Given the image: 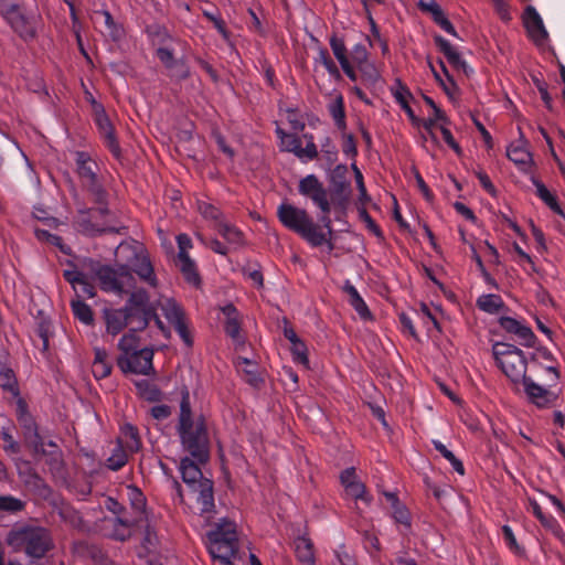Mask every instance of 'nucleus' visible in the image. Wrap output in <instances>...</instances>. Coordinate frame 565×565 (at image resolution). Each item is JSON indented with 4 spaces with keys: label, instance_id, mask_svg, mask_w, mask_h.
Here are the masks:
<instances>
[{
    "label": "nucleus",
    "instance_id": "obj_1",
    "mask_svg": "<svg viewBox=\"0 0 565 565\" xmlns=\"http://www.w3.org/2000/svg\"><path fill=\"white\" fill-rule=\"evenodd\" d=\"M118 250H128L131 254L129 264L110 267L98 263L93 267L95 277L98 279L100 288L106 292L116 295L128 294L136 287V279L131 271H135L141 280L150 285L157 286V278L153 273L151 262L143 248H135L130 245L118 246Z\"/></svg>",
    "mask_w": 565,
    "mask_h": 565
},
{
    "label": "nucleus",
    "instance_id": "obj_2",
    "mask_svg": "<svg viewBox=\"0 0 565 565\" xmlns=\"http://www.w3.org/2000/svg\"><path fill=\"white\" fill-rule=\"evenodd\" d=\"M6 545L14 554L25 556L30 565H38L55 550L52 531L31 522H18L7 532Z\"/></svg>",
    "mask_w": 565,
    "mask_h": 565
},
{
    "label": "nucleus",
    "instance_id": "obj_3",
    "mask_svg": "<svg viewBox=\"0 0 565 565\" xmlns=\"http://www.w3.org/2000/svg\"><path fill=\"white\" fill-rule=\"evenodd\" d=\"M175 430L183 451L199 463L210 458V438L206 420L203 415L195 416L192 412L190 393L186 387L181 392L180 411Z\"/></svg>",
    "mask_w": 565,
    "mask_h": 565
},
{
    "label": "nucleus",
    "instance_id": "obj_4",
    "mask_svg": "<svg viewBox=\"0 0 565 565\" xmlns=\"http://www.w3.org/2000/svg\"><path fill=\"white\" fill-rule=\"evenodd\" d=\"M206 547L213 558L221 565H232L239 558V540L234 521L221 519L206 533Z\"/></svg>",
    "mask_w": 565,
    "mask_h": 565
},
{
    "label": "nucleus",
    "instance_id": "obj_5",
    "mask_svg": "<svg viewBox=\"0 0 565 565\" xmlns=\"http://www.w3.org/2000/svg\"><path fill=\"white\" fill-rule=\"evenodd\" d=\"M279 222L288 230L298 234L313 247L329 243L332 235L315 223L305 209L297 207L290 203H281L277 207Z\"/></svg>",
    "mask_w": 565,
    "mask_h": 565
},
{
    "label": "nucleus",
    "instance_id": "obj_6",
    "mask_svg": "<svg viewBox=\"0 0 565 565\" xmlns=\"http://www.w3.org/2000/svg\"><path fill=\"white\" fill-rule=\"evenodd\" d=\"M497 365L513 383L524 382L526 376V359L524 352L513 344L497 342L492 347Z\"/></svg>",
    "mask_w": 565,
    "mask_h": 565
},
{
    "label": "nucleus",
    "instance_id": "obj_7",
    "mask_svg": "<svg viewBox=\"0 0 565 565\" xmlns=\"http://www.w3.org/2000/svg\"><path fill=\"white\" fill-rule=\"evenodd\" d=\"M74 160L76 173L82 185L93 195L94 201L103 204L106 201L107 193L98 179V164L86 151H75Z\"/></svg>",
    "mask_w": 565,
    "mask_h": 565
},
{
    "label": "nucleus",
    "instance_id": "obj_8",
    "mask_svg": "<svg viewBox=\"0 0 565 565\" xmlns=\"http://www.w3.org/2000/svg\"><path fill=\"white\" fill-rule=\"evenodd\" d=\"M298 191L301 195L309 198L312 203L319 207L322 213L320 222L322 226L328 230L329 235H332V222L329 216L331 203L322 182L315 174H308L300 180Z\"/></svg>",
    "mask_w": 565,
    "mask_h": 565
},
{
    "label": "nucleus",
    "instance_id": "obj_9",
    "mask_svg": "<svg viewBox=\"0 0 565 565\" xmlns=\"http://www.w3.org/2000/svg\"><path fill=\"white\" fill-rule=\"evenodd\" d=\"M0 14L11 29L24 41L33 40L36 35V19L33 15H25L20 7L14 3L3 2Z\"/></svg>",
    "mask_w": 565,
    "mask_h": 565
},
{
    "label": "nucleus",
    "instance_id": "obj_10",
    "mask_svg": "<svg viewBox=\"0 0 565 565\" xmlns=\"http://www.w3.org/2000/svg\"><path fill=\"white\" fill-rule=\"evenodd\" d=\"M130 297L124 308H130L129 313L136 320V329H145L153 318L159 328L163 329L162 321L149 307V296L142 290H130Z\"/></svg>",
    "mask_w": 565,
    "mask_h": 565
},
{
    "label": "nucleus",
    "instance_id": "obj_11",
    "mask_svg": "<svg viewBox=\"0 0 565 565\" xmlns=\"http://www.w3.org/2000/svg\"><path fill=\"white\" fill-rule=\"evenodd\" d=\"M153 350L142 348L139 351L131 352L128 355L117 358L118 367L124 372L149 375L153 372Z\"/></svg>",
    "mask_w": 565,
    "mask_h": 565
},
{
    "label": "nucleus",
    "instance_id": "obj_12",
    "mask_svg": "<svg viewBox=\"0 0 565 565\" xmlns=\"http://www.w3.org/2000/svg\"><path fill=\"white\" fill-rule=\"evenodd\" d=\"M92 106L94 111V120L98 127L99 134L102 135L107 148L113 153V156L115 158H119L121 150L115 136L114 127L105 111L104 106L96 100L92 102Z\"/></svg>",
    "mask_w": 565,
    "mask_h": 565
},
{
    "label": "nucleus",
    "instance_id": "obj_13",
    "mask_svg": "<svg viewBox=\"0 0 565 565\" xmlns=\"http://www.w3.org/2000/svg\"><path fill=\"white\" fill-rule=\"evenodd\" d=\"M347 167L339 164L335 167L332 175L333 193H331V206L344 210L351 195L350 182L345 180Z\"/></svg>",
    "mask_w": 565,
    "mask_h": 565
},
{
    "label": "nucleus",
    "instance_id": "obj_14",
    "mask_svg": "<svg viewBox=\"0 0 565 565\" xmlns=\"http://www.w3.org/2000/svg\"><path fill=\"white\" fill-rule=\"evenodd\" d=\"M189 491L199 505L200 514L205 521H209L213 516L215 508L212 480L201 481L196 487L190 488Z\"/></svg>",
    "mask_w": 565,
    "mask_h": 565
},
{
    "label": "nucleus",
    "instance_id": "obj_15",
    "mask_svg": "<svg viewBox=\"0 0 565 565\" xmlns=\"http://www.w3.org/2000/svg\"><path fill=\"white\" fill-rule=\"evenodd\" d=\"M523 23L530 39L535 44H543L548 34L544 26L543 20L536 9L532 6L526 7L523 15Z\"/></svg>",
    "mask_w": 565,
    "mask_h": 565
},
{
    "label": "nucleus",
    "instance_id": "obj_16",
    "mask_svg": "<svg viewBox=\"0 0 565 565\" xmlns=\"http://www.w3.org/2000/svg\"><path fill=\"white\" fill-rule=\"evenodd\" d=\"M129 310L130 308L104 310L107 333L117 335L125 327L136 322V320L130 316Z\"/></svg>",
    "mask_w": 565,
    "mask_h": 565
},
{
    "label": "nucleus",
    "instance_id": "obj_17",
    "mask_svg": "<svg viewBox=\"0 0 565 565\" xmlns=\"http://www.w3.org/2000/svg\"><path fill=\"white\" fill-rule=\"evenodd\" d=\"M499 324L505 332L515 335L522 345L532 347L534 344L535 334L532 329L522 321L512 317H501Z\"/></svg>",
    "mask_w": 565,
    "mask_h": 565
},
{
    "label": "nucleus",
    "instance_id": "obj_18",
    "mask_svg": "<svg viewBox=\"0 0 565 565\" xmlns=\"http://www.w3.org/2000/svg\"><path fill=\"white\" fill-rule=\"evenodd\" d=\"M524 391L529 399L537 407L544 408L552 405L557 396L550 390L536 384L532 379L524 380Z\"/></svg>",
    "mask_w": 565,
    "mask_h": 565
},
{
    "label": "nucleus",
    "instance_id": "obj_19",
    "mask_svg": "<svg viewBox=\"0 0 565 565\" xmlns=\"http://www.w3.org/2000/svg\"><path fill=\"white\" fill-rule=\"evenodd\" d=\"M106 214H108V209L106 206H99L87 211L81 210L77 223L82 231L87 234L103 233L107 230L103 227L102 224L97 223L96 220Z\"/></svg>",
    "mask_w": 565,
    "mask_h": 565
},
{
    "label": "nucleus",
    "instance_id": "obj_20",
    "mask_svg": "<svg viewBox=\"0 0 565 565\" xmlns=\"http://www.w3.org/2000/svg\"><path fill=\"white\" fill-rule=\"evenodd\" d=\"M179 470L182 477L183 482L188 486V488L196 487V484L201 483V481L209 480L203 477V473L198 465V461L190 459L189 457H184L180 461Z\"/></svg>",
    "mask_w": 565,
    "mask_h": 565
},
{
    "label": "nucleus",
    "instance_id": "obj_21",
    "mask_svg": "<svg viewBox=\"0 0 565 565\" xmlns=\"http://www.w3.org/2000/svg\"><path fill=\"white\" fill-rule=\"evenodd\" d=\"M127 497L130 502L131 509L136 513V516L131 520L137 522L141 526L142 523L147 522L149 518L148 512L146 511V497L137 487L134 486H129L127 488Z\"/></svg>",
    "mask_w": 565,
    "mask_h": 565
},
{
    "label": "nucleus",
    "instance_id": "obj_22",
    "mask_svg": "<svg viewBox=\"0 0 565 565\" xmlns=\"http://www.w3.org/2000/svg\"><path fill=\"white\" fill-rule=\"evenodd\" d=\"M507 156L523 171H527L532 164V156L526 149V142L523 139L511 143L507 149Z\"/></svg>",
    "mask_w": 565,
    "mask_h": 565
},
{
    "label": "nucleus",
    "instance_id": "obj_23",
    "mask_svg": "<svg viewBox=\"0 0 565 565\" xmlns=\"http://www.w3.org/2000/svg\"><path fill=\"white\" fill-rule=\"evenodd\" d=\"M222 312L225 316L224 329L226 334L231 337L234 341L239 342L242 340L239 312L237 311L236 307L232 303L224 306L222 308Z\"/></svg>",
    "mask_w": 565,
    "mask_h": 565
},
{
    "label": "nucleus",
    "instance_id": "obj_24",
    "mask_svg": "<svg viewBox=\"0 0 565 565\" xmlns=\"http://www.w3.org/2000/svg\"><path fill=\"white\" fill-rule=\"evenodd\" d=\"M106 524L113 529L109 536L117 541L127 540L131 534V529L134 526H140V524L131 519H122L119 516L107 519Z\"/></svg>",
    "mask_w": 565,
    "mask_h": 565
},
{
    "label": "nucleus",
    "instance_id": "obj_25",
    "mask_svg": "<svg viewBox=\"0 0 565 565\" xmlns=\"http://www.w3.org/2000/svg\"><path fill=\"white\" fill-rule=\"evenodd\" d=\"M395 100L401 105L402 109L406 113L412 124L419 126L420 119L415 115L414 110L408 104V99L412 97L409 89L402 84L401 81H396V85L392 88Z\"/></svg>",
    "mask_w": 565,
    "mask_h": 565
},
{
    "label": "nucleus",
    "instance_id": "obj_26",
    "mask_svg": "<svg viewBox=\"0 0 565 565\" xmlns=\"http://www.w3.org/2000/svg\"><path fill=\"white\" fill-rule=\"evenodd\" d=\"M434 40L440 52H443L451 65L466 71V61L461 57L460 53L450 44L448 40L441 35H436Z\"/></svg>",
    "mask_w": 565,
    "mask_h": 565
},
{
    "label": "nucleus",
    "instance_id": "obj_27",
    "mask_svg": "<svg viewBox=\"0 0 565 565\" xmlns=\"http://www.w3.org/2000/svg\"><path fill=\"white\" fill-rule=\"evenodd\" d=\"M118 444H122V446L130 452H137L141 447V440L137 427L129 423L122 425L120 428Z\"/></svg>",
    "mask_w": 565,
    "mask_h": 565
},
{
    "label": "nucleus",
    "instance_id": "obj_28",
    "mask_svg": "<svg viewBox=\"0 0 565 565\" xmlns=\"http://www.w3.org/2000/svg\"><path fill=\"white\" fill-rule=\"evenodd\" d=\"M343 290L348 294L349 302L358 312V315L364 320L371 319L372 313L369 307L360 296L358 289L349 280L345 281Z\"/></svg>",
    "mask_w": 565,
    "mask_h": 565
},
{
    "label": "nucleus",
    "instance_id": "obj_29",
    "mask_svg": "<svg viewBox=\"0 0 565 565\" xmlns=\"http://www.w3.org/2000/svg\"><path fill=\"white\" fill-rule=\"evenodd\" d=\"M159 307L166 319L172 324H177L185 319V315L181 306L171 298L159 300Z\"/></svg>",
    "mask_w": 565,
    "mask_h": 565
},
{
    "label": "nucleus",
    "instance_id": "obj_30",
    "mask_svg": "<svg viewBox=\"0 0 565 565\" xmlns=\"http://www.w3.org/2000/svg\"><path fill=\"white\" fill-rule=\"evenodd\" d=\"M236 367L242 373L244 380L252 386H258L262 379L258 373V366L255 362L246 358H237Z\"/></svg>",
    "mask_w": 565,
    "mask_h": 565
},
{
    "label": "nucleus",
    "instance_id": "obj_31",
    "mask_svg": "<svg viewBox=\"0 0 565 565\" xmlns=\"http://www.w3.org/2000/svg\"><path fill=\"white\" fill-rule=\"evenodd\" d=\"M177 260L184 279L195 287L200 286L201 278L195 262L190 256L177 257Z\"/></svg>",
    "mask_w": 565,
    "mask_h": 565
},
{
    "label": "nucleus",
    "instance_id": "obj_32",
    "mask_svg": "<svg viewBox=\"0 0 565 565\" xmlns=\"http://www.w3.org/2000/svg\"><path fill=\"white\" fill-rule=\"evenodd\" d=\"M276 135L279 138V148L281 151L291 152L297 157L301 146V139L295 134H288L279 126L276 127Z\"/></svg>",
    "mask_w": 565,
    "mask_h": 565
},
{
    "label": "nucleus",
    "instance_id": "obj_33",
    "mask_svg": "<svg viewBox=\"0 0 565 565\" xmlns=\"http://www.w3.org/2000/svg\"><path fill=\"white\" fill-rule=\"evenodd\" d=\"M220 235L233 246H241L244 243V234L234 225L220 221L216 227Z\"/></svg>",
    "mask_w": 565,
    "mask_h": 565
},
{
    "label": "nucleus",
    "instance_id": "obj_34",
    "mask_svg": "<svg viewBox=\"0 0 565 565\" xmlns=\"http://www.w3.org/2000/svg\"><path fill=\"white\" fill-rule=\"evenodd\" d=\"M295 553L301 565L315 562L312 542L305 536L297 537L295 541Z\"/></svg>",
    "mask_w": 565,
    "mask_h": 565
},
{
    "label": "nucleus",
    "instance_id": "obj_35",
    "mask_svg": "<svg viewBox=\"0 0 565 565\" xmlns=\"http://www.w3.org/2000/svg\"><path fill=\"white\" fill-rule=\"evenodd\" d=\"M391 516L397 524L402 534H407L412 530V518L408 509L404 503H401L392 509Z\"/></svg>",
    "mask_w": 565,
    "mask_h": 565
},
{
    "label": "nucleus",
    "instance_id": "obj_36",
    "mask_svg": "<svg viewBox=\"0 0 565 565\" xmlns=\"http://www.w3.org/2000/svg\"><path fill=\"white\" fill-rule=\"evenodd\" d=\"M477 306L480 310L490 315H494L498 313L504 307V302L501 296L495 294H487L481 295L477 299Z\"/></svg>",
    "mask_w": 565,
    "mask_h": 565
},
{
    "label": "nucleus",
    "instance_id": "obj_37",
    "mask_svg": "<svg viewBox=\"0 0 565 565\" xmlns=\"http://www.w3.org/2000/svg\"><path fill=\"white\" fill-rule=\"evenodd\" d=\"M328 110L332 117L335 126L339 129H344L345 124V111H344V99L341 94H337L334 99L328 105Z\"/></svg>",
    "mask_w": 565,
    "mask_h": 565
},
{
    "label": "nucleus",
    "instance_id": "obj_38",
    "mask_svg": "<svg viewBox=\"0 0 565 565\" xmlns=\"http://www.w3.org/2000/svg\"><path fill=\"white\" fill-rule=\"evenodd\" d=\"M539 198L556 214L565 220V213L557 203L556 198L547 190V188L539 181H534Z\"/></svg>",
    "mask_w": 565,
    "mask_h": 565
},
{
    "label": "nucleus",
    "instance_id": "obj_39",
    "mask_svg": "<svg viewBox=\"0 0 565 565\" xmlns=\"http://www.w3.org/2000/svg\"><path fill=\"white\" fill-rule=\"evenodd\" d=\"M140 329H136V324L130 329V331L121 337L118 342V348L121 351L120 355H128L131 352L139 351V339L136 335V332Z\"/></svg>",
    "mask_w": 565,
    "mask_h": 565
},
{
    "label": "nucleus",
    "instance_id": "obj_40",
    "mask_svg": "<svg viewBox=\"0 0 565 565\" xmlns=\"http://www.w3.org/2000/svg\"><path fill=\"white\" fill-rule=\"evenodd\" d=\"M25 488L41 499H49L52 494L51 488L39 475L33 476L30 481H26Z\"/></svg>",
    "mask_w": 565,
    "mask_h": 565
},
{
    "label": "nucleus",
    "instance_id": "obj_41",
    "mask_svg": "<svg viewBox=\"0 0 565 565\" xmlns=\"http://www.w3.org/2000/svg\"><path fill=\"white\" fill-rule=\"evenodd\" d=\"M127 451L122 444H117L111 455L107 458V467L113 471L121 469L128 461Z\"/></svg>",
    "mask_w": 565,
    "mask_h": 565
},
{
    "label": "nucleus",
    "instance_id": "obj_42",
    "mask_svg": "<svg viewBox=\"0 0 565 565\" xmlns=\"http://www.w3.org/2000/svg\"><path fill=\"white\" fill-rule=\"evenodd\" d=\"M72 311L79 321L85 324H90L94 321L93 311L90 307L81 299L71 301Z\"/></svg>",
    "mask_w": 565,
    "mask_h": 565
},
{
    "label": "nucleus",
    "instance_id": "obj_43",
    "mask_svg": "<svg viewBox=\"0 0 565 565\" xmlns=\"http://www.w3.org/2000/svg\"><path fill=\"white\" fill-rule=\"evenodd\" d=\"M136 387L142 398L151 402L160 399V390L148 380H141L136 382Z\"/></svg>",
    "mask_w": 565,
    "mask_h": 565
},
{
    "label": "nucleus",
    "instance_id": "obj_44",
    "mask_svg": "<svg viewBox=\"0 0 565 565\" xmlns=\"http://www.w3.org/2000/svg\"><path fill=\"white\" fill-rule=\"evenodd\" d=\"M25 508V502L13 495H0V512L19 513Z\"/></svg>",
    "mask_w": 565,
    "mask_h": 565
},
{
    "label": "nucleus",
    "instance_id": "obj_45",
    "mask_svg": "<svg viewBox=\"0 0 565 565\" xmlns=\"http://www.w3.org/2000/svg\"><path fill=\"white\" fill-rule=\"evenodd\" d=\"M198 209L205 220L214 222L215 228L217 227L220 221H224L221 210L209 202H199Z\"/></svg>",
    "mask_w": 565,
    "mask_h": 565
},
{
    "label": "nucleus",
    "instance_id": "obj_46",
    "mask_svg": "<svg viewBox=\"0 0 565 565\" xmlns=\"http://www.w3.org/2000/svg\"><path fill=\"white\" fill-rule=\"evenodd\" d=\"M329 44L340 65L344 64L345 62H350L348 50L342 38L334 34L330 38Z\"/></svg>",
    "mask_w": 565,
    "mask_h": 565
},
{
    "label": "nucleus",
    "instance_id": "obj_47",
    "mask_svg": "<svg viewBox=\"0 0 565 565\" xmlns=\"http://www.w3.org/2000/svg\"><path fill=\"white\" fill-rule=\"evenodd\" d=\"M0 386L13 396L19 395L17 379L11 369H2L0 371Z\"/></svg>",
    "mask_w": 565,
    "mask_h": 565
},
{
    "label": "nucleus",
    "instance_id": "obj_48",
    "mask_svg": "<svg viewBox=\"0 0 565 565\" xmlns=\"http://www.w3.org/2000/svg\"><path fill=\"white\" fill-rule=\"evenodd\" d=\"M95 15L98 17H103L104 18V23L107 28V31H108V35L114 40V41H117L121 38L122 35V30L121 28L114 21L111 14L109 11L107 10H100V11H96L95 12Z\"/></svg>",
    "mask_w": 565,
    "mask_h": 565
},
{
    "label": "nucleus",
    "instance_id": "obj_49",
    "mask_svg": "<svg viewBox=\"0 0 565 565\" xmlns=\"http://www.w3.org/2000/svg\"><path fill=\"white\" fill-rule=\"evenodd\" d=\"M359 71L362 73L364 79L371 84H375L381 78V73L379 68L375 66L373 62L370 60L364 61L363 63L356 66Z\"/></svg>",
    "mask_w": 565,
    "mask_h": 565
},
{
    "label": "nucleus",
    "instance_id": "obj_50",
    "mask_svg": "<svg viewBox=\"0 0 565 565\" xmlns=\"http://www.w3.org/2000/svg\"><path fill=\"white\" fill-rule=\"evenodd\" d=\"M344 489L347 494L355 500H362L366 504H370L372 501V497L366 493L365 486L360 480L348 484Z\"/></svg>",
    "mask_w": 565,
    "mask_h": 565
},
{
    "label": "nucleus",
    "instance_id": "obj_51",
    "mask_svg": "<svg viewBox=\"0 0 565 565\" xmlns=\"http://www.w3.org/2000/svg\"><path fill=\"white\" fill-rule=\"evenodd\" d=\"M529 503L532 508L533 514L539 519L543 526L547 529H554L555 526H557L556 520L551 515H545L536 500L529 499Z\"/></svg>",
    "mask_w": 565,
    "mask_h": 565
},
{
    "label": "nucleus",
    "instance_id": "obj_52",
    "mask_svg": "<svg viewBox=\"0 0 565 565\" xmlns=\"http://www.w3.org/2000/svg\"><path fill=\"white\" fill-rule=\"evenodd\" d=\"M502 533L504 541L509 548L518 556H523L525 551L524 548L516 542L515 535L512 529L509 525L502 526Z\"/></svg>",
    "mask_w": 565,
    "mask_h": 565
},
{
    "label": "nucleus",
    "instance_id": "obj_53",
    "mask_svg": "<svg viewBox=\"0 0 565 565\" xmlns=\"http://www.w3.org/2000/svg\"><path fill=\"white\" fill-rule=\"evenodd\" d=\"M294 361L309 367L308 350L306 344L299 340L291 344Z\"/></svg>",
    "mask_w": 565,
    "mask_h": 565
},
{
    "label": "nucleus",
    "instance_id": "obj_54",
    "mask_svg": "<svg viewBox=\"0 0 565 565\" xmlns=\"http://www.w3.org/2000/svg\"><path fill=\"white\" fill-rule=\"evenodd\" d=\"M321 153L329 167H331L338 159V149L329 137H326L321 143Z\"/></svg>",
    "mask_w": 565,
    "mask_h": 565
},
{
    "label": "nucleus",
    "instance_id": "obj_55",
    "mask_svg": "<svg viewBox=\"0 0 565 565\" xmlns=\"http://www.w3.org/2000/svg\"><path fill=\"white\" fill-rule=\"evenodd\" d=\"M145 526L143 546L149 552H154L158 545V536L149 524V520L143 522L140 527Z\"/></svg>",
    "mask_w": 565,
    "mask_h": 565
},
{
    "label": "nucleus",
    "instance_id": "obj_56",
    "mask_svg": "<svg viewBox=\"0 0 565 565\" xmlns=\"http://www.w3.org/2000/svg\"><path fill=\"white\" fill-rule=\"evenodd\" d=\"M435 23H437L445 32L452 36H458V33L452 23L447 19L443 10H435L431 17Z\"/></svg>",
    "mask_w": 565,
    "mask_h": 565
},
{
    "label": "nucleus",
    "instance_id": "obj_57",
    "mask_svg": "<svg viewBox=\"0 0 565 565\" xmlns=\"http://www.w3.org/2000/svg\"><path fill=\"white\" fill-rule=\"evenodd\" d=\"M318 148L315 143L313 137H310V141L306 143V147H301L297 152V158L302 161H311L318 157Z\"/></svg>",
    "mask_w": 565,
    "mask_h": 565
},
{
    "label": "nucleus",
    "instance_id": "obj_58",
    "mask_svg": "<svg viewBox=\"0 0 565 565\" xmlns=\"http://www.w3.org/2000/svg\"><path fill=\"white\" fill-rule=\"evenodd\" d=\"M157 56L169 71H173L174 66L179 62L174 58L173 51L168 47H159L157 50Z\"/></svg>",
    "mask_w": 565,
    "mask_h": 565
},
{
    "label": "nucleus",
    "instance_id": "obj_59",
    "mask_svg": "<svg viewBox=\"0 0 565 565\" xmlns=\"http://www.w3.org/2000/svg\"><path fill=\"white\" fill-rule=\"evenodd\" d=\"M181 340L188 348L193 345V339L186 319L173 326Z\"/></svg>",
    "mask_w": 565,
    "mask_h": 565
},
{
    "label": "nucleus",
    "instance_id": "obj_60",
    "mask_svg": "<svg viewBox=\"0 0 565 565\" xmlns=\"http://www.w3.org/2000/svg\"><path fill=\"white\" fill-rule=\"evenodd\" d=\"M1 438L4 441L3 449L9 454H19L20 445L14 440L8 429L1 431Z\"/></svg>",
    "mask_w": 565,
    "mask_h": 565
},
{
    "label": "nucleus",
    "instance_id": "obj_61",
    "mask_svg": "<svg viewBox=\"0 0 565 565\" xmlns=\"http://www.w3.org/2000/svg\"><path fill=\"white\" fill-rule=\"evenodd\" d=\"M351 60L356 66L369 60V52L365 45L361 43L355 44L351 50Z\"/></svg>",
    "mask_w": 565,
    "mask_h": 565
},
{
    "label": "nucleus",
    "instance_id": "obj_62",
    "mask_svg": "<svg viewBox=\"0 0 565 565\" xmlns=\"http://www.w3.org/2000/svg\"><path fill=\"white\" fill-rule=\"evenodd\" d=\"M77 297L93 298L96 295L94 285L87 281L86 277L74 288Z\"/></svg>",
    "mask_w": 565,
    "mask_h": 565
},
{
    "label": "nucleus",
    "instance_id": "obj_63",
    "mask_svg": "<svg viewBox=\"0 0 565 565\" xmlns=\"http://www.w3.org/2000/svg\"><path fill=\"white\" fill-rule=\"evenodd\" d=\"M533 82L546 108L552 109V96L547 90V84L543 79H540L539 77H533Z\"/></svg>",
    "mask_w": 565,
    "mask_h": 565
},
{
    "label": "nucleus",
    "instance_id": "obj_64",
    "mask_svg": "<svg viewBox=\"0 0 565 565\" xmlns=\"http://www.w3.org/2000/svg\"><path fill=\"white\" fill-rule=\"evenodd\" d=\"M178 255L177 257L189 256L188 252L192 248V241L188 234L181 233L177 236Z\"/></svg>",
    "mask_w": 565,
    "mask_h": 565
}]
</instances>
